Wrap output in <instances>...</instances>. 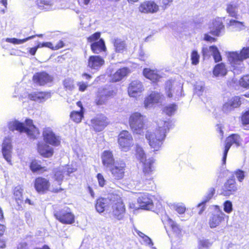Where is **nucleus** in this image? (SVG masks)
<instances>
[{
	"instance_id": "nucleus-39",
	"label": "nucleus",
	"mask_w": 249,
	"mask_h": 249,
	"mask_svg": "<svg viewBox=\"0 0 249 249\" xmlns=\"http://www.w3.org/2000/svg\"><path fill=\"white\" fill-rule=\"evenodd\" d=\"M167 223L171 227L173 231L177 234H180L182 231L180 227L168 216H167Z\"/></svg>"
},
{
	"instance_id": "nucleus-54",
	"label": "nucleus",
	"mask_w": 249,
	"mask_h": 249,
	"mask_svg": "<svg viewBox=\"0 0 249 249\" xmlns=\"http://www.w3.org/2000/svg\"><path fill=\"white\" fill-rule=\"evenodd\" d=\"M234 109L228 101L225 103L222 107V110L224 113H228Z\"/></svg>"
},
{
	"instance_id": "nucleus-53",
	"label": "nucleus",
	"mask_w": 249,
	"mask_h": 249,
	"mask_svg": "<svg viewBox=\"0 0 249 249\" xmlns=\"http://www.w3.org/2000/svg\"><path fill=\"white\" fill-rule=\"evenodd\" d=\"M204 89V84L202 82L196 83L195 85V91L198 96L202 95Z\"/></svg>"
},
{
	"instance_id": "nucleus-17",
	"label": "nucleus",
	"mask_w": 249,
	"mask_h": 249,
	"mask_svg": "<svg viewBox=\"0 0 249 249\" xmlns=\"http://www.w3.org/2000/svg\"><path fill=\"white\" fill-rule=\"evenodd\" d=\"M140 206L143 209L150 210L153 207L152 196L148 194H142L138 198Z\"/></svg>"
},
{
	"instance_id": "nucleus-10",
	"label": "nucleus",
	"mask_w": 249,
	"mask_h": 249,
	"mask_svg": "<svg viewBox=\"0 0 249 249\" xmlns=\"http://www.w3.org/2000/svg\"><path fill=\"white\" fill-rule=\"evenodd\" d=\"M126 164L123 160L116 161L110 170L113 177L117 179H122L124 174Z\"/></svg>"
},
{
	"instance_id": "nucleus-22",
	"label": "nucleus",
	"mask_w": 249,
	"mask_h": 249,
	"mask_svg": "<svg viewBox=\"0 0 249 249\" xmlns=\"http://www.w3.org/2000/svg\"><path fill=\"white\" fill-rule=\"evenodd\" d=\"M105 63V61L98 55L90 56L88 59V67L91 69L98 70Z\"/></svg>"
},
{
	"instance_id": "nucleus-43",
	"label": "nucleus",
	"mask_w": 249,
	"mask_h": 249,
	"mask_svg": "<svg viewBox=\"0 0 249 249\" xmlns=\"http://www.w3.org/2000/svg\"><path fill=\"white\" fill-rule=\"evenodd\" d=\"M243 98L240 96H234L229 100L233 108L238 107L243 101Z\"/></svg>"
},
{
	"instance_id": "nucleus-5",
	"label": "nucleus",
	"mask_w": 249,
	"mask_h": 249,
	"mask_svg": "<svg viewBox=\"0 0 249 249\" xmlns=\"http://www.w3.org/2000/svg\"><path fill=\"white\" fill-rule=\"evenodd\" d=\"M248 58H249V47L243 48L239 53L237 52H232L228 55L229 61L234 67Z\"/></svg>"
},
{
	"instance_id": "nucleus-33",
	"label": "nucleus",
	"mask_w": 249,
	"mask_h": 249,
	"mask_svg": "<svg viewBox=\"0 0 249 249\" xmlns=\"http://www.w3.org/2000/svg\"><path fill=\"white\" fill-rule=\"evenodd\" d=\"M114 47L116 53H123L126 50V45L124 41L121 39H115L114 42Z\"/></svg>"
},
{
	"instance_id": "nucleus-28",
	"label": "nucleus",
	"mask_w": 249,
	"mask_h": 249,
	"mask_svg": "<svg viewBox=\"0 0 249 249\" xmlns=\"http://www.w3.org/2000/svg\"><path fill=\"white\" fill-rule=\"evenodd\" d=\"M102 160L103 165L107 167H110L115 162H114L113 154L109 151H105L103 152L102 156Z\"/></svg>"
},
{
	"instance_id": "nucleus-50",
	"label": "nucleus",
	"mask_w": 249,
	"mask_h": 249,
	"mask_svg": "<svg viewBox=\"0 0 249 249\" xmlns=\"http://www.w3.org/2000/svg\"><path fill=\"white\" fill-rule=\"evenodd\" d=\"M177 108L175 104H171L166 106L164 109V112L168 115L171 116L175 113Z\"/></svg>"
},
{
	"instance_id": "nucleus-34",
	"label": "nucleus",
	"mask_w": 249,
	"mask_h": 249,
	"mask_svg": "<svg viewBox=\"0 0 249 249\" xmlns=\"http://www.w3.org/2000/svg\"><path fill=\"white\" fill-rule=\"evenodd\" d=\"M23 191V189L20 186H17L14 189V196L18 204L22 203L24 200Z\"/></svg>"
},
{
	"instance_id": "nucleus-27",
	"label": "nucleus",
	"mask_w": 249,
	"mask_h": 249,
	"mask_svg": "<svg viewBox=\"0 0 249 249\" xmlns=\"http://www.w3.org/2000/svg\"><path fill=\"white\" fill-rule=\"evenodd\" d=\"M51 95L49 93L43 92H36L31 93L29 95V98L33 101L37 102H43L49 98Z\"/></svg>"
},
{
	"instance_id": "nucleus-38",
	"label": "nucleus",
	"mask_w": 249,
	"mask_h": 249,
	"mask_svg": "<svg viewBox=\"0 0 249 249\" xmlns=\"http://www.w3.org/2000/svg\"><path fill=\"white\" fill-rule=\"evenodd\" d=\"M65 172L66 168L63 167H59L54 171V178L58 182L59 185H60V182L63 179L64 174Z\"/></svg>"
},
{
	"instance_id": "nucleus-29",
	"label": "nucleus",
	"mask_w": 249,
	"mask_h": 249,
	"mask_svg": "<svg viewBox=\"0 0 249 249\" xmlns=\"http://www.w3.org/2000/svg\"><path fill=\"white\" fill-rule=\"evenodd\" d=\"M111 200L108 198H100L96 201L95 208L98 213H103L109 206Z\"/></svg>"
},
{
	"instance_id": "nucleus-11",
	"label": "nucleus",
	"mask_w": 249,
	"mask_h": 249,
	"mask_svg": "<svg viewBox=\"0 0 249 249\" xmlns=\"http://www.w3.org/2000/svg\"><path fill=\"white\" fill-rule=\"evenodd\" d=\"M139 10L141 13L153 14L159 10V6L153 1H146L140 4Z\"/></svg>"
},
{
	"instance_id": "nucleus-14",
	"label": "nucleus",
	"mask_w": 249,
	"mask_h": 249,
	"mask_svg": "<svg viewBox=\"0 0 249 249\" xmlns=\"http://www.w3.org/2000/svg\"><path fill=\"white\" fill-rule=\"evenodd\" d=\"M53 80V76L44 71L37 72L34 74L33 77V82L40 86L51 82Z\"/></svg>"
},
{
	"instance_id": "nucleus-20",
	"label": "nucleus",
	"mask_w": 249,
	"mask_h": 249,
	"mask_svg": "<svg viewBox=\"0 0 249 249\" xmlns=\"http://www.w3.org/2000/svg\"><path fill=\"white\" fill-rule=\"evenodd\" d=\"M225 214L218 211L212 214L210 217L209 224L211 228H214L220 225L224 220Z\"/></svg>"
},
{
	"instance_id": "nucleus-46",
	"label": "nucleus",
	"mask_w": 249,
	"mask_h": 249,
	"mask_svg": "<svg viewBox=\"0 0 249 249\" xmlns=\"http://www.w3.org/2000/svg\"><path fill=\"white\" fill-rule=\"evenodd\" d=\"M63 85L66 90L71 91L75 88L74 81L71 78H67L64 80Z\"/></svg>"
},
{
	"instance_id": "nucleus-63",
	"label": "nucleus",
	"mask_w": 249,
	"mask_h": 249,
	"mask_svg": "<svg viewBox=\"0 0 249 249\" xmlns=\"http://www.w3.org/2000/svg\"><path fill=\"white\" fill-rule=\"evenodd\" d=\"M44 47L51 48L52 49H54V47L53 46V44L51 42H45V43H39L37 45V47H39V48Z\"/></svg>"
},
{
	"instance_id": "nucleus-16",
	"label": "nucleus",
	"mask_w": 249,
	"mask_h": 249,
	"mask_svg": "<svg viewBox=\"0 0 249 249\" xmlns=\"http://www.w3.org/2000/svg\"><path fill=\"white\" fill-rule=\"evenodd\" d=\"M43 137L44 141L51 145L54 146L58 145L60 143L59 138L56 136L50 128H46L43 131Z\"/></svg>"
},
{
	"instance_id": "nucleus-40",
	"label": "nucleus",
	"mask_w": 249,
	"mask_h": 249,
	"mask_svg": "<svg viewBox=\"0 0 249 249\" xmlns=\"http://www.w3.org/2000/svg\"><path fill=\"white\" fill-rule=\"evenodd\" d=\"M136 157L141 162L146 160L145 153L142 148L138 145H136Z\"/></svg>"
},
{
	"instance_id": "nucleus-4",
	"label": "nucleus",
	"mask_w": 249,
	"mask_h": 249,
	"mask_svg": "<svg viewBox=\"0 0 249 249\" xmlns=\"http://www.w3.org/2000/svg\"><path fill=\"white\" fill-rule=\"evenodd\" d=\"M112 211L111 213L112 216L118 220H122L125 213V207L120 198H117L116 200L112 202Z\"/></svg>"
},
{
	"instance_id": "nucleus-26",
	"label": "nucleus",
	"mask_w": 249,
	"mask_h": 249,
	"mask_svg": "<svg viewBox=\"0 0 249 249\" xmlns=\"http://www.w3.org/2000/svg\"><path fill=\"white\" fill-rule=\"evenodd\" d=\"M143 75L150 80L156 82L158 81L161 76L157 70H153L148 68H145L143 71Z\"/></svg>"
},
{
	"instance_id": "nucleus-6",
	"label": "nucleus",
	"mask_w": 249,
	"mask_h": 249,
	"mask_svg": "<svg viewBox=\"0 0 249 249\" xmlns=\"http://www.w3.org/2000/svg\"><path fill=\"white\" fill-rule=\"evenodd\" d=\"M118 143L123 151H128L133 145V138L130 133L127 131L121 132L119 135Z\"/></svg>"
},
{
	"instance_id": "nucleus-25",
	"label": "nucleus",
	"mask_w": 249,
	"mask_h": 249,
	"mask_svg": "<svg viewBox=\"0 0 249 249\" xmlns=\"http://www.w3.org/2000/svg\"><path fill=\"white\" fill-rule=\"evenodd\" d=\"M224 28V26L220 18L215 19L213 22L212 26L210 27V33L215 36H219L221 30Z\"/></svg>"
},
{
	"instance_id": "nucleus-49",
	"label": "nucleus",
	"mask_w": 249,
	"mask_h": 249,
	"mask_svg": "<svg viewBox=\"0 0 249 249\" xmlns=\"http://www.w3.org/2000/svg\"><path fill=\"white\" fill-rule=\"evenodd\" d=\"M38 5L40 9L49 10L51 9L52 3L49 0H41L38 3Z\"/></svg>"
},
{
	"instance_id": "nucleus-7",
	"label": "nucleus",
	"mask_w": 249,
	"mask_h": 249,
	"mask_svg": "<svg viewBox=\"0 0 249 249\" xmlns=\"http://www.w3.org/2000/svg\"><path fill=\"white\" fill-rule=\"evenodd\" d=\"M181 89L180 87L175 86L174 82L169 80L165 83V94L169 98L178 99L181 96Z\"/></svg>"
},
{
	"instance_id": "nucleus-44",
	"label": "nucleus",
	"mask_w": 249,
	"mask_h": 249,
	"mask_svg": "<svg viewBox=\"0 0 249 249\" xmlns=\"http://www.w3.org/2000/svg\"><path fill=\"white\" fill-rule=\"evenodd\" d=\"M227 11L232 17H235L237 13V6L235 3L229 4L227 5Z\"/></svg>"
},
{
	"instance_id": "nucleus-15",
	"label": "nucleus",
	"mask_w": 249,
	"mask_h": 249,
	"mask_svg": "<svg viewBox=\"0 0 249 249\" xmlns=\"http://www.w3.org/2000/svg\"><path fill=\"white\" fill-rule=\"evenodd\" d=\"M237 190L236 181L234 179L231 178L225 183L222 192L224 196H230L234 194Z\"/></svg>"
},
{
	"instance_id": "nucleus-13",
	"label": "nucleus",
	"mask_w": 249,
	"mask_h": 249,
	"mask_svg": "<svg viewBox=\"0 0 249 249\" xmlns=\"http://www.w3.org/2000/svg\"><path fill=\"white\" fill-rule=\"evenodd\" d=\"M143 90V86L142 83L138 80L132 81L128 88L129 95L132 97H137Z\"/></svg>"
},
{
	"instance_id": "nucleus-37",
	"label": "nucleus",
	"mask_w": 249,
	"mask_h": 249,
	"mask_svg": "<svg viewBox=\"0 0 249 249\" xmlns=\"http://www.w3.org/2000/svg\"><path fill=\"white\" fill-rule=\"evenodd\" d=\"M213 74L216 76H224L227 73V70L225 68V65L220 63L216 65L213 71Z\"/></svg>"
},
{
	"instance_id": "nucleus-35",
	"label": "nucleus",
	"mask_w": 249,
	"mask_h": 249,
	"mask_svg": "<svg viewBox=\"0 0 249 249\" xmlns=\"http://www.w3.org/2000/svg\"><path fill=\"white\" fill-rule=\"evenodd\" d=\"M214 193H215L214 188H212V187L210 188L209 189V190H208V192L205 196V200H204V201L202 203H200L198 205V207L201 208L200 211L198 212V213L199 214H201L202 213V212L204 210V203H205L206 202L208 201L210 199H211L212 198V197L214 195Z\"/></svg>"
},
{
	"instance_id": "nucleus-56",
	"label": "nucleus",
	"mask_w": 249,
	"mask_h": 249,
	"mask_svg": "<svg viewBox=\"0 0 249 249\" xmlns=\"http://www.w3.org/2000/svg\"><path fill=\"white\" fill-rule=\"evenodd\" d=\"M224 210L227 213H231L232 211V203L229 201H226L224 204Z\"/></svg>"
},
{
	"instance_id": "nucleus-9",
	"label": "nucleus",
	"mask_w": 249,
	"mask_h": 249,
	"mask_svg": "<svg viewBox=\"0 0 249 249\" xmlns=\"http://www.w3.org/2000/svg\"><path fill=\"white\" fill-rule=\"evenodd\" d=\"M115 94V92L113 90H109L104 89H100L95 99V103L98 106L103 105L107 103L109 97L114 96Z\"/></svg>"
},
{
	"instance_id": "nucleus-19",
	"label": "nucleus",
	"mask_w": 249,
	"mask_h": 249,
	"mask_svg": "<svg viewBox=\"0 0 249 249\" xmlns=\"http://www.w3.org/2000/svg\"><path fill=\"white\" fill-rule=\"evenodd\" d=\"M2 153L4 158L7 162H11V155L12 153V146L11 140L9 138H6L2 145Z\"/></svg>"
},
{
	"instance_id": "nucleus-41",
	"label": "nucleus",
	"mask_w": 249,
	"mask_h": 249,
	"mask_svg": "<svg viewBox=\"0 0 249 249\" xmlns=\"http://www.w3.org/2000/svg\"><path fill=\"white\" fill-rule=\"evenodd\" d=\"M30 168L34 172H39L40 173H43L47 171V169L45 167H42L36 160H34L31 162Z\"/></svg>"
},
{
	"instance_id": "nucleus-12",
	"label": "nucleus",
	"mask_w": 249,
	"mask_h": 249,
	"mask_svg": "<svg viewBox=\"0 0 249 249\" xmlns=\"http://www.w3.org/2000/svg\"><path fill=\"white\" fill-rule=\"evenodd\" d=\"M240 137L236 134H233L228 137L226 140V145L225 146V149L223 153V163H225L227 158V155L229 150L231 146L233 143L238 146L240 144Z\"/></svg>"
},
{
	"instance_id": "nucleus-32",
	"label": "nucleus",
	"mask_w": 249,
	"mask_h": 249,
	"mask_svg": "<svg viewBox=\"0 0 249 249\" xmlns=\"http://www.w3.org/2000/svg\"><path fill=\"white\" fill-rule=\"evenodd\" d=\"M91 49L93 52L96 53H99L106 50L105 42L102 39H100L99 41L91 44Z\"/></svg>"
},
{
	"instance_id": "nucleus-8",
	"label": "nucleus",
	"mask_w": 249,
	"mask_h": 249,
	"mask_svg": "<svg viewBox=\"0 0 249 249\" xmlns=\"http://www.w3.org/2000/svg\"><path fill=\"white\" fill-rule=\"evenodd\" d=\"M55 218L61 223L71 224L74 222V216L68 209H63L54 213Z\"/></svg>"
},
{
	"instance_id": "nucleus-60",
	"label": "nucleus",
	"mask_w": 249,
	"mask_h": 249,
	"mask_svg": "<svg viewBox=\"0 0 249 249\" xmlns=\"http://www.w3.org/2000/svg\"><path fill=\"white\" fill-rule=\"evenodd\" d=\"M100 37V33H95L92 36H90L88 38V40L89 42H92L96 41Z\"/></svg>"
},
{
	"instance_id": "nucleus-61",
	"label": "nucleus",
	"mask_w": 249,
	"mask_h": 249,
	"mask_svg": "<svg viewBox=\"0 0 249 249\" xmlns=\"http://www.w3.org/2000/svg\"><path fill=\"white\" fill-rule=\"evenodd\" d=\"M97 178L99 186L101 187H103L105 185L106 182V180H105L103 176L101 174L99 173L97 176Z\"/></svg>"
},
{
	"instance_id": "nucleus-55",
	"label": "nucleus",
	"mask_w": 249,
	"mask_h": 249,
	"mask_svg": "<svg viewBox=\"0 0 249 249\" xmlns=\"http://www.w3.org/2000/svg\"><path fill=\"white\" fill-rule=\"evenodd\" d=\"M240 85L245 88H249V75L243 76L240 81Z\"/></svg>"
},
{
	"instance_id": "nucleus-23",
	"label": "nucleus",
	"mask_w": 249,
	"mask_h": 249,
	"mask_svg": "<svg viewBox=\"0 0 249 249\" xmlns=\"http://www.w3.org/2000/svg\"><path fill=\"white\" fill-rule=\"evenodd\" d=\"M162 95L158 92H152L144 100V107L146 108H150L154 104L159 103L161 100Z\"/></svg>"
},
{
	"instance_id": "nucleus-1",
	"label": "nucleus",
	"mask_w": 249,
	"mask_h": 249,
	"mask_svg": "<svg viewBox=\"0 0 249 249\" xmlns=\"http://www.w3.org/2000/svg\"><path fill=\"white\" fill-rule=\"evenodd\" d=\"M157 124L158 128L156 129L153 131L148 130L145 134L149 145L154 151H157L160 147L162 142L165 137V133L169 129L170 123L168 121L160 120Z\"/></svg>"
},
{
	"instance_id": "nucleus-2",
	"label": "nucleus",
	"mask_w": 249,
	"mask_h": 249,
	"mask_svg": "<svg viewBox=\"0 0 249 249\" xmlns=\"http://www.w3.org/2000/svg\"><path fill=\"white\" fill-rule=\"evenodd\" d=\"M8 127L12 131L17 130L20 132H25L31 139H36L39 134L38 129L33 124L31 120H26L25 124L18 121H11L8 124Z\"/></svg>"
},
{
	"instance_id": "nucleus-3",
	"label": "nucleus",
	"mask_w": 249,
	"mask_h": 249,
	"mask_svg": "<svg viewBox=\"0 0 249 249\" xmlns=\"http://www.w3.org/2000/svg\"><path fill=\"white\" fill-rule=\"evenodd\" d=\"M146 123L145 116L139 112L132 114L129 119V124L132 131L138 134L144 132Z\"/></svg>"
},
{
	"instance_id": "nucleus-31",
	"label": "nucleus",
	"mask_w": 249,
	"mask_h": 249,
	"mask_svg": "<svg viewBox=\"0 0 249 249\" xmlns=\"http://www.w3.org/2000/svg\"><path fill=\"white\" fill-rule=\"evenodd\" d=\"M38 151L40 155L45 157H50L53 154V148L46 144H38Z\"/></svg>"
},
{
	"instance_id": "nucleus-59",
	"label": "nucleus",
	"mask_w": 249,
	"mask_h": 249,
	"mask_svg": "<svg viewBox=\"0 0 249 249\" xmlns=\"http://www.w3.org/2000/svg\"><path fill=\"white\" fill-rule=\"evenodd\" d=\"M242 121L244 124H249V110L242 115Z\"/></svg>"
},
{
	"instance_id": "nucleus-36",
	"label": "nucleus",
	"mask_w": 249,
	"mask_h": 249,
	"mask_svg": "<svg viewBox=\"0 0 249 249\" xmlns=\"http://www.w3.org/2000/svg\"><path fill=\"white\" fill-rule=\"evenodd\" d=\"M36 36L41 37V36H42V35L40 34V35H36L35 36H29L28 37L24 38L23 39H19L15 38H7L6 39V41L7 42L14 44H23V43H25V42H26L27 41H28L31 39L34 38L35 37V36Z\"/></svg>"
},
{
	"instance_id": "nucleus-62",
	"label": "nucleus",
	"mask_w": 249,
	"mask_h": 249,
	"mask_svg": "<svg viewBox=\"0 0 249 249\" xmlns=\"http://www.w3.org/2000/svg\"><path fill=\"white\" fill-rule=\"evenodd\" d=\"M201 53L204 56H209L210 54H211V53L210 52V46L209 47H203L202 49Z\"/></svg>"
},
{
	"instance_id": "nucleus-45",
	"label": "nucleus",
	"mask_w": 249,
	"mask_h": 249,
	"mask_svg": "<svg viewBox=\"0 0 249 249\" xmlns=\"http://www.w3.org/2000/svg\"><path fill=\"white\" fill-rule=\"evenodd\" d=\"M229 25L236 31H239L244 29V25L243 23L235 20H231Z\"/></svg>"
},
{
	"instance_id": "nucleus-18",
	"label": "nucleus",
	"mask_w": 249,
	"mask_h": 249,
	"mask_svg": "<svg viewBox=\"0 0 249 249\" xmlns=\"http://www.w3.org/2000/svg\"><path fill=\"white\" fill-rule=\"evenodd\" d=\"M91 125L94 129L97 131L102 130L107 124V118L101 115L92 119Z\"/></svg>"
},
{
	"instance_id": "nucleus-48",
	"label": "nucleus",
	"mask_w": 249,
	"mask_h": 249,
	"mask_svg": "<svg viewBox=\"0 0 249 249\" xmlns=\"http://www.w3.org/2000/svg\"><path fill=\"white\" fill-rule=\"evenodd\" d=\"M200 55L196 50H193L191 54V60L192 64L194 65H196L199 63Z\"/></svg>"
},
{
	"instance_id": "nucleus-42",
	"label": "nucleus",
	"mask_w": 249,
	"mask_h": 249,
	"mask_svg": "<svg viewBox=\"0 0 249 249\" xmlns=\"http://www.w3.org/2000/svg\"><path fill=\"white\" fill-rule=\"evenodd\" d=\"M210 52L215 62H219L222 60L221 56L217 47L215 46H210Z\"/></svg>"
},
{
	"instance_id": "nucleus-57",
	"label": "nucleus",
	"mask_w": 249,
	"mask_h": 249,
	"mask_svg": "<svg viewBox=\"0 0 249 249\" xmlns=\"http://www.w3.org/2000/svg\"><path fill=\"white\" fill-rule=\"evenodd\" d=\"M174 209L179 214L183 213L186 211V207L182 204H177L174 206Z\"/></svg>"
},
{
	"instance_id": "nucleus-24",
	"label": "nucleus",
	"mask_w": 249,
	"mask_h": 249,
	"mask_svg": "<svg viewBox=\"0 0 249 249\" xmlns=\"http://www.w3.org/2000/svg\"><path fill=\"white\" fill-rule=\"evenodd\" d=\"M50 186L49 181L42 177L36 178L35 181V188L38 192H44L48 190Z\"/></svg>"
},
{
	"instance_id": "nucleus-52",
	"label": "nucleus",
	"mask_w": 249,
	"mask_h": 249,
	"mask_svg": "<svg viewBox=\"0 0 249 249\" xmlns=\"http://www.w3.org/2000/svg\"><path fill=\"white\" fill-rule=\"evenodd\" d=\"M234 174L237 180L240 182L243 181L246 177V172L241 169H237L235 171Z\"/></svg>"
},
{
	"instance_id": "nucleus-51",
	"label": "nucleus",
	"mask_w": 249,
	"mask_h": 249,
	"mask_svg": "<svg viewBox=\"0 0 249 249\" xmlns=\"http://www.w3.org/2000/svg\"><path fill=\"white\" fill-rule=\"evenodd\" d=\"M211 246V244L207 239H200L198 242V249H206Z\"/></svg>"
},
{
	"instance_id": "nucleus-21",
	"label": "nucleus",
	"mask_w": 249,
	"mask_h": 249,
	"mask_svg": "<svg viewBox=\"0 0 249 249\" xmlns=\"http://www.w3.org/2000/svg\"><path fill=\"white\" fill-rule=\"evenodd\" d=\"M130 73V70L126 67L118 70L114 73L110 74V80L112 82H117L122 80Z\"/></svg>"
},
{
	"instance_id": "nucleus-58",
	"label": "nucleus",
	"mask_w": 249,
	"mask_h": 249,
	"mask_svg": "<svg viewBox=\"0 0 249 249\" xmlns=\"http://www.w3.org/2000/svg\"><path fill=\"white\" fill-rule=\"evenodd\" d=\"M79 90L80 91H84L88 87V84L87 82L83 81L79 82L77 83Z\"/></svg>"
},
{
	"instance_id": "nucleus-30",
	"label": "nucleus",
	"mask_w": 249,
	"mask_h": 249,
	"mask_svg": "<svg viewBox=\"0 0 249 249\" xmlns=\"http://www.w3.org/2000/svg\"><path fill=\"white\" fill-rule=\"evenodd\" d=\"M154 160L152 159H148L142 163V171L145 175H149L154 170Z\"/></svg>"
},
{
	"instance_id": "nucleus-47",
	"label": "nucleus",
	"mask_w": 249,
	"mask_h": 249,
	"mask_svg": "<svg viewBox=\"0 0 249 249\" xmlns=\"http://www.w3.org/2000/svg\"><path fill=\"white\" fill-rule=\"evenodd\" d=\"M83 116V113L82 111H73L71 114V119L74 122L77 123L81 122Z\"/></svg>"
},
{
	"instance_id": "nucleus-64",
	"label": "nucleus",
	"mask_w": 249,
	"mask_h": 249,
	"mask_svg": "<svg viewBox=\"0 0 249 249\" xmlns=\"http://www.w3.org/2000/svg\"><path fill=\"white\" fill-rule=\"evenodd\" d=\"M204 39L205 41L211 42H215L216 41V39L215 38L211 36L210 35H209L207 34H205L204 35Z\"/></svg>"
}]
</instances>
